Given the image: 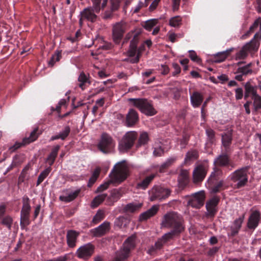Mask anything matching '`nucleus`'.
Wrapping results in <instances>:
<instances>
[{
    "label": "nucleus",
    "mask_w": 261,
    "mask_h": 261,
    "mask_svg": "<svg viewBox=\"0 0 261 261\" xmlns=\"http://www.w3.org/2000/svg\"><path fill=\"white\" fill-rule=\"evenodd\" d=\"M173 67L174 69V71L173 72V75H176L180 72V68L179 66L176 63H173Z\"/></svg>",
    "instance_id": "obj_60"
},
{
    "label": "nucleus",
    "mask_w": 261,
    "mask_h": 261,
    "mask_svg": "<svg viewBox=\"0 0 261 261\" xmlns=\"http://www.w3.org/2000/svg\"><path fill=\"white\" fill-rule=\"evenodd\" d=\"M189 56L191 59L195 62H199L200 61V59L198 57L196 53L193 50H190L189 51Z\"/></svg>",
    "instance_id": "obj_56"
},
{
    "label": "nucleus",
    "mask_w": 261,
    "mask_h": 261,
    "mask_svg": "<svg viewBox=\"0 0 261 261\" xmlns=\"http://www.w3.org/2000/svg\"><path fill=\"white\" fill-rule=\"evenodd\" d=\"M22 144V143H16L14 145L11 146L9 148V150L11 152H13V151H15L16 149L19 148L21 146Z\"/></svg>",
    "instance_id": "obj_64"
},
{
    "label": "nucleus",
    "mask_w": 261,
    "mask_h": 261,
    "mask_svg": "<svg viewBox=\"0 0 261 261\" xmlns=\"http://www.w3.org/2000/svg\"><path fill=\"white\" fill-rule=\"evenodd\" d=\"M244 218L245 215L244 214L234 221L232 225L230 227L231 235L232 236H234L238 233L241 227L242 224L244 221Z\"/></svg>",
    "instance_id": "obj_24"
},
{
    "label": "nucleus",
    "mask_w": 261,
    "mask_h": 261,
    "mask_svg": "<svg viewBox=\"0 0 261 261\" xmlns=\"http://www.w3.org/2000/svg\"><path fill=\"white\" fill-rule=\"evenodd\" d=\"M123 195V192L120 189H115L112 191L111 196L109 197L108 200L112 202L117 201Z\"/></svg>",
    "instance_id": "obj_35"
},
{
    "label": "nucleus",
    "mask_w": 261,
    "mask_h": 261,
    "mask_svg": "<svg viewBox=\"0 0 261 261\" xmlns=\"http://www.w3.org/2000/svg\"><path fill=\"white\" fill-rule=\"evenodd\" d=\"M139 33H137L134 35V37L130 43L129 49L127 51V55L129 57H135V58L130 60V62L132 63H138L141 56V52L137 49V46L139 40Z\"/></svg>",
    "instance_id": "obj_9"
},
{
    "label": "nucleus",
    "mask_w": 261,
    "mask_h": 261,
    "mask_svg": "<svg viewBox=\"0 0 261 261\" xmlns=\"http://www.w3.org/2000/svg\"><path fill=\"white\" fill-rule=\"evenodd\" d=\"M259 25H260V30H261V17L257 18L250 27V32H253Z\"/></svg>",
    "instance_id": "obj_52"
},
{
    "label": "nucleus",
    "mask_w": 261,
    "mask_h": 261,
    "mask_svg": "<svg viewBox=\"0 0 261 261\" xmlns=\"http://www.w3.org/2000/svg\"><path fill=\"white\" fill-rule=\"evenodd\" d=\"M120 0H111V9L112 11L117 10L119 7Z\"/></svg>",
    "instance_id": "obj_54"
},
{
    "label": "nucleus",
    "mask_w": 261,
    "mask_h": 261,
    "mask_svg": "<svg viewBox=\"0 0 261 261\" xmlns=\"http://www.w3.org/2000/svg\"><path fill=\"white\" fill-rule=\"evenodd\" d=\"M138 120V115L137 112L133 110L130 109L127 116L126 119V123L128 126L134 125Z\"/></svg>",
    "instance_id": "obj_25"
},
{
    "label": "nucleus",
    "mask_w": 261,
    "mask_h": 261,
    "mask_svg": "<svg viewBox=\"0 0 261 261\" xmlns=\"http://www.w3.org/2000/svg\"><path fill=\"white\" fill-rule=\"evenodd\" d=\"M154 174H151L148 176H147L142 181L137 184L136 186L137 188L138 189L145 190L148 187L152 179L154 178Z\"/></svg>",
    "instance_id": "obj_30"
},
{
    "label": "nucleus",
    "mask_w": 261,
    "mask_h": 261,
    "mask_svg": "<svg viewBox=\"0 0 261 261\" xmlns=\"http://www.w3.org/2000/svg\"><path fill=\"white\" fill-rule=\"evenodd\" d=\"M231 141L232 133L231 130H229L224 134L222 135V142L224 147H228L231 143Z\"/></svg>",
    "instance_id": "obj_32"
},
{
    "label": "nucleus",
    "mask_w": 261,
    "mask_h": 261,
    "mask_svg": "<svg viewBox=\"0 0 261 261\" xmlns=\"http://www.w3.org/2000/svg\"><path fill=\"white\" fill-rule=\"evenodd\" d=\"M205 195L203 191L192 194L188 200V204L193 207L199 208L204 204Z\"/></svg>",
    "instance_id": "obj_14"
},
{
    "label": "nucleus",
    "mask_w": 261,
    "mask_h": 261,
    "mask_svg": "<svg viewBox=\"0 0 261 261\" xmlns=\"http://www.w3.org/2000/svg\"><path fill=\"white\" fill-rule=\"evenodd\" d=\"M252 99L253 100V107L255 111L261 109V96L257 94L254 96H252Z\"/></svg>",
    "instance_id": "obj_43"
},
{
    "label": "nucleus",
    "mask_w": 261,
    "mask_h": 261,
    "mask_svg": "<svg viewBox=\"0 0 261 261\" xmlns=\"http://www.w3.org/2000/svg\"><path fill=\"white\" fill-rule=\"evenodd\" d=\"M115 142L107 133H103L98 145L99 149L104 153H110L115 146Z\"/></svg>",
    "instance_id": "obj_8"
},
{
    "label": "nucleus",
    "mask_w": 261,
    "mask_h": 261,
    "mask_svg": "<svg viewBox=\"0 0 261 261\" xmlns=\"http://www.w3.org/2000/svg\"><path fill=\"white\" fill-rule=\"evenodd\" d=\"M248 167H245L231 173L229 177L234 183L236 188L239 189L244 187L248 182Z\"/></svg>",
    "instance_id": "obj_3"
},
{
    "label": "nucleus",
    "mask_w": 261,
    "mask_h": 261,
    "mask_svg": "<svg viewBox=\"0 0 261 261\" xmlns=\"http://www.w3.org/2000/svg\"><path fill=\"white\" fill-rule=\"evenodd\" d=\"M245 91L247 93L251 94L252 96L257 95V91L255 87H253L250 85L249 83H247L245 85Z\"/></svg>",
    "instance_id": "obj_47"
},
{
    "label": "nucleus",
    "mask_w": 261,
    "mask_h": 261,
    "mask_svg": "<svg viewBox=\"0 0 261 261\" xmlns=\"http://www.w3.org/2000/svg\"><path fill=\"white\" fill-rule=\"evenodd\" d=\"M203 99L202 95L197 91L194 92L190 96L191 103L195 108L198 107L201 104Z\"/></svg>",
    "instance_id": "obj_27"
},
{
    "label": "nucleus",
    "mask_w": 261,
    "mask_h": 261,
    "mask_svg": "<svg viewBox=\"0 0 261 261\" xmlns=\"http://www.w3.org/2000/svg\"><path fill=\"white\" fill-rule=\"evenodd\" d=\"M170 194V191L168 189L161 187H154L150 193V200H161L167 198Z\"/></svg>",
    "instance_id": "obj_12"
},
{
    "label": "nucleus",
    "mask_w": 261,
    "mask_h": 261,
    "mask_svg": "<svg viewBox=\"0 0 261 261\" xmlns=\"http://www.w3.org/2000/svg\"><path fill=\"white\" fill-rule=\"evenodd\" d=\"M101 0H91L92 3V7H94L96 13H99L100 12L101 7L100 3Z\"/></svg>",
    "instance_id": "obj_51"
},
{
    "label": "nucleus",
    "mask_w": 261,
    "mask_h": 261,
    "mask_svg": "<svg viewBox=\"0 0 261 261\" xmlns=\"http://www.w3.org/2000/svg\"><path fill=\"white\" fill-rule=\"evenodd\" d=\"M229 159L227 155L221 154L219 155L214 161L215 168H214L215 172H217V175L221 173V171L217 167L225 166L229 164Z\"/></svg>",
    "instance_id": "obj_18"
},
{
    "label": "nucleus",
    "mask_w": 261,
    "mask_h": 261,
    "mask_svg": "<svg viewBox=\"0 0 261 261\" xmlns=\"http://www.w3.org/2000/svg\"><path fill=\"white\" fill-rule=\"evenodd\" d=\"M206 134L210 139H213L215 137V132L211 128L206 129Z\"/></svg>",
    "instance_id": "obj_58"
},
{
    "label": "nucleus",
    "mask_w": 261,
    "mask_h": 261,
    "mask_svg": "<svg viewBox=\"0 0 261 261\" xmlns=\"http://www.w3.org/2000/svg\"><path fill=\"white\" fill-rule=\"evenodd\" d=\"M181 18L179 16L171 18L169 21V24L172 27H177L181 24Z\"/></svg>",
    "instance_id": "obj_45"
},
{
    "label": "nucleus",
    "mask_w": 261,
    "mask_h": 261,
    "mask_svg": "<svg viewBox=\"0 0 261 261\" xmlns=\"http://www.w3.org/2000/svg\"><path fill=\"white\" fill-rule=\"evenodd\" d=\"M158 21V20L156 19L148 20L145 22L143 25L144 28L147 31H150L156 24Z\"/></svg>",
    "instance_id": "obj_44"
},
{
    "label": "nucleus",
    "mask_w": 261,
    "mask_h": 261,
    "mask_svg": "<svg viewBox=\"0 0 261 261\" xmlns=\"http://www.w3.org/2000/svg\"><path fill=\"white\" fill-rule=\"evenodd\" d=\"M50 171L51 168L49 167L44 170L40 174L38 178L37 186L39 185L43 181V180L48 176Z\"/></svg>",
    "instance_id": "obj_42"
},
{
    "label": "nucleus",
    "mask_w": 261,
    "mask_h": 261,
    "mask_svg": "<svg viewBox=\"0 0 261 261\" xmlns=\"http://www.w3.org/2000/svg\"><path fill=\"white\" fill-rule=\"evenodd\" d=\"M198 157V154L196 150H191L187 153L185 162L188 163L196 160Z\"/></svg>",
    "instance_id": "obj_37"
},
{
    "label": "nucleus",
    "mask_w": 261,
    "mask_h": 261,
    "mask_svg": "<svg viewBox=\"0 0 261 261\" xmlns=\"http://www.w3.org/2000/svg\"><path fill=\"white\" fill-rule=\"evenodd\" d=\"M143 5V3L141 2H139L137 6H136L134 9H132V11L133 12V13L138 12L140 9L142 7Z\"/></svg>",
    "instance_id": "obj_63"
},
{
    "label": "nucleus",
    "mask_w": 261,
    "mask_h": 261,
    "mask_svg": "<svg viewBox=\"0 0 261 261\" xmlns=\"http://www.w3.org/2000/svg\"><path fill=\"white\" fill-rule=\"evenodd\" d=\"M219 202V198L214 196L207 201L206 203V215L208 217H214L216 214L217 209V206Z\"/></svg>",
    "instance_id": "obj_16"
},
{
    "label": "nucleus",
    "mask_w": 261,
    "mask_h": 261,
    "mask_svg": "<svg viewBox=\"0 0 261 261\" xmlns=\"http://www.w3.org/2000/svg\"><path fill=\"white\" fill-rule=\"evenodd\" d=\"M135 235H132L124 242L123 248L117 253L116 256L113 261H124L128 256L130 250L135 246Z\"/></svg>",
    "instance_id": "obj_6"
},
{
    "label": "nucleus",
    "mask_w": 261,
    "mask_h": 261,
    "mask_svg": "<svg viewBox=\"0 0 261 261\" xmlns=\"http://www.w3.org/2000/svg\"><path fill=\"white\" fill-rule=\"evenodd\" d=\"M159 206L157 205H153L150 209L142 213L139 217L140 221H144L147 219L153 216L158 211Z\"/></svg>",
    "instance_id": "obj_26"
},
{
    "label": "nucleus",
    "mask_w": 261,
    "mask_h": 261,
    "mask_svg": "<svg viewBox=\"0 0 261 261\" xmlns=\"http://www.w3.org/2000/svg\"><path fill=\"white\" fill-rule=\"evenodd\" d=\"M38 128H35L30 134L29 137H26L23 139L22 143L23 145L28 144L35 141L38 137L37 132Z\"/></svg>",
    "instance_id": "obj_33"
},
{
    "label": "nucleus",
    "mask_w": 261,
    "mask_h": 261,
    "mask_svg": "<svg viewBox=\"0 0 261 261\" xmlns=\"http://www.w3.org/2000/svg\"><path fill=\"white\" fill-rule=\"evenodd\" d=\"M176 161V158L175 157H171L169 159H168L166 162H165L164 163H163L161 166L160 167V171L161 172L163 171V170L166 168H168L170 166H171L174 162Z\"/></svg>",
    "instance_id": "obj_40"
},
{
    "label": "nucleus",
    "mask_w": 261,
    "mask_h": 261,
    "mask_svg": "<svg viewBox=\"0 0 261 261\" xmlns=\"http://www.w3.org/2000/svg\"><path fill=\"white\" fill-rule=\"evenodd\" d=\"M233 50V48H230L225 51L218 53L214 56V61L217 63H220L224 61Z\"/></svg>",
    "instance_id": "obj_28"
},
{
    "label": "nucleus",
    "mask_w": 261,
    "mask_h": 261,
    "mask_svg": "<svg viewBox=\"0 0 261 261\" xmlns=\"http://www.w3.org/2000/svg\"><path fill=\"white\" fill-rule=\"evenodd\" d=\"M171 239H164L163 236L162 238L160 239L155 244L154 246H152L150 249H148V252L149 254H151L155 250L160 249L167 241L170 240Z\"/></svg>",
    "instance_id": "obj_36"
},
{
    "label": "nucleus",
    "mask_w": 261,
    "mask_h": 261,
    "mask_svg": "<svg viewBox=\"0 0 261 261\" xmlns=\"http://www.w3.org/2000/svg\"><path fill=\"white\" fill-rule=\"evenodd\" d=\"M60 147V146L58 145L53 147L51 152L47 158L46 162L48 163V164L50 166L54 164L55 159L57 156L58 152L59 151Z\"/></svg>",
    "instance_id": "obj_29"
},
{
    "label": "nucleus",
    "mask_w": 261,
    "mask_h": 261,
    "mask_svg": "<svg viewBox=\"0 0 261 261\" xmlns=\"http://www.w3.org/2000/svg\"><path fill=\"white\" fill-rule=\"evenodd\" d=\"M160 69L161 71V73L164 75L167 74L169 72V67L165 65H162Z\"/></svg>",
    "instance_id": "obj_59"
},
{
    "label": "nucleus",
    "mask_w": 261,
    "mask_h": 261,
    "mask_svg": "<svg viewBox=\"0 0 261 261\" xmlns=\"http://www.w3.org/2000/svg\"><path fill=\"white\" fill-rule=\"evenodd\" d=\"M7 207L5 204L0 205V224L11 230L13 223V218L10 215H6Z\"/></svg>",
    "instance_id": "obj_13"
},
{
    "label": "nucleus",
    "mask_w": 261,
    "mask_h": 261,
    "mask_svg": "<svg viewBox=\"0 0 261 261\" xmlns=\"http://www.w3.org/2000/svg\"><path fill=\"white\" fill-rule=\"evenodd\" d=\"M95 8L92 7H88L84 9L80 14L79 24L81 27L83 24V21L87 20L91 22L96 21L97 18V16L96 15V11Z\"/></svg>",
    "instance_id": "obj_11"
},
{
    "label": "nucleus",
    "mask_w": 261,
    "mask_h": 261,
    "mask_svg": "<svg viewBox=\"0 0 261 261\" xmlns=\"http://www.w3.org/2000/svg\"><path fill=\"white\" fill-rule=\"evenodd\" d=\"M104 218V213L102 211H98L96 215L93 219V221L95 223H97L102 220Z\"/></svg>",
    "instance_id": "obj_50"
},
{
    "label": "nucleus",
    "mask_w": 261,
    "mask_h": 261,
    "mask_svg": "<svg viewBox=\"0 0 261 261\" xmlns=\"http://www.w3.org/2000/svg\"><path fill=\"white\" fill-rule=\"evenodd\" d=\"M80 190H77L73 192H70L67 196L62 195L60 196V199L64 202H68L72 201L78 196Z\"/></svg>",
    "instance_id": "obj_31"
},
{
    "label": "nucleus",
    "mask_w": 261,
    "mask_h": 261,
    "mask_svg": "<svg viewBox=\"0 0 261 261\" xmlns=\"http://www.w3.org/2000/svg\"><path fill=\"white\" fill-rule=\"evenodd\" d=\"M78 81L80 83L79 86L82 90H84L85 88L86 85L87 83H90V82L88 81V79L87 77L86 74L84 72H82L80 73L78 77Z\"/></svg>",
    "instance_id": "obj_38"
},
{
    "label": "nucleus",
    "mask_w": 261,
    "mask_h": 261,
    "mask_svg": "<svg viewBox=\"0 0 261 261\" xmlns=\"http://www.w3.org/2000/svg\"><path fill=\"white\" fill-rule=\"evenodd\" d=\"M61 57V53L59 51H57L55 54L53 55L50 60L49 61V65L53 66L56 62L59 61Z\"/></svg>",
    "instance_id": "obj_48"
},
{
    "label": "nucleus",
    "mask_w": 261,
    "mask_h": 261,
    "mask_svg": "<svg viewBox=\"0 0 261 261\" xmlns=\"http://www.w3.org/2000/svg\"><path fill=\"white\" fill-rule=\"evenodd\" d=\"M129 24L124 21L115 23L112 25V38L116 44H119L123 37L124 33L129 29Z\"/></svg>",
    "instance_id": "obj_5"
},
{
    "label": "nucleus",
    "mask_w": 261,
    "mask_h": 261,
    "mask_svg": "<svg viewBox=\"0 0 261 261\" xmlns=\"http://www.w3.org/2000/svg\"><path fill=\"white\" fill-rule=\"evenodd\" d=\"M107 197V194H101L95 197L92 200L91 206L92 207H96L101 203Z\"/></svg>",
    "instance_id": "obj_34"
},
{
    "label": "nucleus",
    "mask_w": 261,
    "mask_h": 261,
    "mask_svg": "<svg viewBox=\"0 0 261 261\" xmlns=\"http://www.w3.org/2000/svg\"><path fill=\"white\" fill-rule=\"evenodd\" d=\"M223 186V181H221L217 185L214 186L212 189V191L213 193H217L219 191L220 189Z\"/></svg>",
    "instance_id": "obj_61"
},
{
    "label": "nucleus",
    "mask_w": 261,
    "mask_h": 261,
    "mask_svg": "<svg viewBox=\"0 0 261 261\" xmlns=\"http://www.w3.org/2000/svg\"><path fill=\"white\" fill-rule=\"evenodd\" d=\"M128 100L133 106L136 107L146 115L152 116L156 114V111L152 105L144 98H129Z\"/></svg>",
    "instance_id": "obj_4"
},
{
    "label": "nucleus",
    "mask_w": 261,
    "mask_h": 261,
    "mask_svg": "<svg viewBox=\"0 0 261 261\" xmlns=\"http://www.w3.org/2000/svg\"><path fill=\"white\" fill-rule=\"evenodd\" d=\"M128 176V167L124 161L118 163L114 167L111 174L112 180L108 181L100 185L97 189V192H101L107 189L110 184L114 182H121Z\"/></svg>",
    "instance_id": "obj_2"
},
{
    "label": "nucleus",
    "mask_w": 261,
    "mask_h": 261,
    "mask_svg": "<svg viewBox=\"0 0 261 261\" xmlns=\"http://www.w3.org/2000/svg\"><path fill=\"white\" fill-rule=\"evenodd\" d=\"M70 131V127L69 126H66L64 128V129L62 132H60L59 134L61 139L64 140L65 138H66L69 135Z\"/></svg>",
    "instance_id": "obj_53"
},
{
    "label": "nucleus",
    "mask_w": 261,
    "mask_h": 261,
    "mask_svg": "<svg viewBox=\"0 0 261 261\" xmlns=\"http://www.w3.org/2000/svg\"><path fill=\"white\" fill-rule=\"evenodd\" d=\"M248 56V52L243 46L242 49L235 56L236 60L244 59Z\"/></svg>",
    "instance_id": "obj_46"
},
{
    "label": "nucleus",
    "mask_w": 261,
    "mask_h": 261,
    "mask_svg": "<svg viewBox=\"0 0 261 261\" xmlns=\"http://www.w3.org/2000/svg\"><path fill=\"white\" fill-rule=\"evenodd\" d=\"M31 206L29 203V198L24 197L23 198V205L21 211L20 224L22 228L30 224V212Z\"/></svg>",
    "instance_id": "obj_10"
},
{
    "label": "nucleus",
    "mask_w": 261,
    "mask_h": 261,
    "mask_svg": "<svg viewBox=\"0 0 261 261\" xmlns=\"http://www.w3.org/2000/svg\"><path fill=\"white\" fill-rule=\"evenodd\" d=\"M148 140L149 138L147 133L146 132L141 133L139 138L138 143L136 145L137 147H139L142 145H145L146 143H147Z\"/></svg>",
    "instance_id": "obj_39"
},
{
    "label": "nucleus",
    "mask_w": 261,
    "mask_h": 261,
    "mask_svg": "<svg viewBox=\"0 0 261 261\" xmlns=\"http://www.w3.org/2000/svg\"><path fill=\"white\" fill-rule=\"evenodd\" d=\"M206 169L204 166L199 165L197 166L193 173V181L195 183L202 181L206 175Z\"/></svg>",
    "instance_id": "obj_17"
},
{
    "label": "nucleus",
    "mask_w": 261,
    "mask_h": 261,
    "mask_svg": "<svg viewBox=\"0 0 261 261\" xmlns=\"http://www.w3.org/2000/svg\"><path fill=\"white\" fill-rule=\"evenodd\" d=\"M236 98L238 100L242 98L243 96V89L241 88H237L235 90Z\"/></svg>",
    "instance_id": "obj_57"
},
{
    "label": "nucleus",
    "mask_w": 261,
    "mask_h": 261,
    "mask_svg": "<svg viewBox=\"0 0 261 261\" xmlns=\"http://www.w3.org/2000/svg\"><path fill=\"white\" fill-rule=\"evenodd\" d=\"M137 133L134 131L127 132L119 142L118 148L121 152H125L134 145Z\"/></svg>",
    "instance_id": "obj_7"
},
{
    "label": "nucleus",
    "mask_w": 261,
    "mask_h": 261,
    "mask_svg": "<svg viewBox=\"0 0 261 261\" xmlns=\"http://www.w3.org/2000/svg\"><path fill=\"white\" fill-rule=\"evenodd\" d=\"M261 38V34L259 33H256L253 39H252L249 42L245 44L244 46L245 48L246 49L247 51L251 52V51H256L257 50L259 46V43L258 41L255 40V38Z\"/></svg>",
    "instance_id": "obj_21"
},
{
    "label": "nucleus",
    "mask_w": 261,
    "mask_h": 261,
    "mask_svg": "<svg viewBox=\"0 0 261 261\" xmlns=\"http://www.w3.org/2000/svg\"><path fill=\"white\" fill-rule=\"evenodd\" d=\"M252 72V69L250 68V64H249L243 67H239L238 68L236 73H242V75H246L248 74L251 73Z\"/></svg>",
    "instance_id": "obj_41"
},
{
    "label": "nucleus",
    "mask_w": 261,
    "mask_h": 261,
    "mask_svg": "<svg viewBox=\"0 0 261 261\" xmlns=\"http://www.w3.org/2000/svg\"><path fill=\"white\" fill-rule=\"evenodd\" d=\"M180 0H172L173 3V10L176 11L178 9L179 6L180 4Z\"/></svg>",
    "instance_id": "obj_62"
},
{
    "label": "nucleus",
    "mask_w": 261,
    "mask_h": 261,
    "mask_svg": "<svg viewBox=\"0 0 261 261\" xmlns=\"http://www.w3.org/2000/svg\"><path fill=\"white\" fill-rule=\"evenodd\" d=\"M79 236V232L73 230H68L67 232V242L69 247H74L76 245L77 238Z\"/></svg>",
    "instance_id": "obj_23"
},
{
    "label": "nucleus",
    "mask_w": 261,
    "mask_h": 261,
    "mask_svg": "<svg viewBox=\"0 0 261 261\" xmlns=\"http://www.w3.org/2000/svg\"><path fill=\"white\" fill-rule=\"evenodd\" d=\"M94 247L88 243L80 247L76 252L77 256L83 259H88L93 253Z\"/></svg>",
    "instance_id": "obj_15"
},
{
    "label": "nucleus",
    "mask_w": 261,
    "mask_h": 261,
    "mask_svg": "<svg viewBox=\"0 0 261 261\" xmlns=\"http://www.w3.org/2000/svg\"><path fill=\"white\" fill-rule=\"evenodd\" d=\"M260 215L258 211H253L249 216L247 222V227L251 229H254L258 225Z\"/></svg>",
    "instance_id": "obj_20"
},
{
    "label": "nucleus",
    "mask_w": 261,
    "mask_h": 261,
    "mask_svg": "<svg viewBox=\"0 0 261 261\" xmlns=\"http://www.w3.org/2000/svg\"><path fill=\"white\" fill-rule=\"evenodd\" d=\"M142 204H135L133 203H129L126 205L125 209L126 211L129 212H134L141 207Z\"/></svg>",
    "instance_id": "obj_49"
},
{
    "label": "nucleus",
    "mask_w": 261,
    "mask_h": 261,
    "mask_svg": "<svg viewBox=\"0 0 261 261\" xmlns=\"http://www.w3.org/2000/svg\"><path fill=\"white\" fill-rule=\"evenodd\" d=\"M110 223L105 221L98 227L91 230V232L94 237H101L109 231Z\"/></svg>",
    "instance_id": "obj_19"
},
{
    "label": "nucleus",
    "mask_w": 261,
    "mask_h": 261,
    "mask_svg": "<svg viewBox=\"0 0 261 261\" xmlns=\"http://www.w3.org/2000/svg\"><path fill=\"white\" fill-rule=\"evenodd\" d=\"M189 172L187 170L181 169L178 177V187L183 189L188 184L189 181Z\"/></svg>",
    "instance_id": "obj_22"
},
{
    "label": "nucleus",
    "mask_w": 261,
    "mask_h": 261,
    "mask_svg": "<svg viewBox=\"0 0 261 261\" xmlns=\"http://www.w3.org/2000/svg\"><path fill=\"white\" fill-rule=\"evenodd\" d=\"M162 227L172 228L173 230L163 236L164 239H172L183 231L181 217L175 212H170L164 215L162 222Z\"/></svg>",
    "instance_id": "obj_1"
},
{
    "label": "nucleus",
    "mask_w": 261,
    "mask_h": 261,
    "mask_svg": "<svg viewBox=\"0 0 261 261\" xmlns=\"http://www.w3.org/2000/svg\"><path fill=\"white\" fill-rule=\"evenodd\" d=\"M153 154L154 156H160L164 154V150L161 146H157L154 147Z\"/></svg>",
    "instance_id": "obj_55"
}]
</instances>
